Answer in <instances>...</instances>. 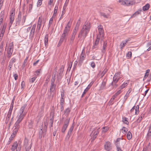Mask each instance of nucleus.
Here are the masks:
<instances>
[{
    "label": "nucleus",
    "mask_w": 151,
    "mask_h": 151,
    "mask_svg": "<svg viewBox=\"0 0 151 151\" xmlns=\"http://www.w3.org/2000/svg\"><path fill=\"white\" fill-rule=\"evenodd\" d=\"M128 119L126 117H124L123 119V122L125 124H128L129 122L127 121Z\"/></svg>",
    "instance_id": "nucleus-40"
},
{
    "label": "nucleus",
    "mask_w": 151,
    "mask_h": 151,
    "mask_svg": "<svg viewBox=\"0 0 151 151\" xmlns=\"http://www.w3.org/2000/svg\"><path fill=\"white\" fill-rule=\"evenodd\" d=\"M6 25L5 24L3 25V27L1 30V33H4L5 31Z\"/></svg>",
    "instance_id": "nucleus-43"
},
{
    "label": "nucleus",
    "mask_w": 151,
    "mask_h": 151,
    "mask_svg": "<svg viewBox=\"0 0 151 151\" xmlns=\"http://www.w3.org/2000/svg\"><path fill=\"white\" fill-rule=\"evenodd\" d=\"M68 35H67L66 34L65 35V34H64L63 33L59 41V43H62L63 42V40L65 39V37Z\"/></svg>",
    "instance_id": "nucleus-25"
},
{
    "label": "nucleus",
    "mask_w": 151,
    "mask_h": 151,
    "mask_svg": "<svg viewBox=\"0 0 151 151\" xmlns=\"http://www.w3.org/2000/svg\"><path fill=\"white\" fill-rule=\"evenodd\" d=\"M108 70L106 68H105L101 74V77H103L105 73L107 72Z\"/></svg>",
    "instance_id": "nucleus-44"
},
{
    "label": "nucleus",
    "mask_w": 151,
    "mask_h": 151,
    "mask_svg": "<svg viewBox=\"0 0 151 151\" xmlns=\"http://www.w3.org/2000/svg\"><path fill=\"white\" fill-rule=\"evenodd\" d=\"M24 147H25L26 151H29L31 148V144L29 145L28 144V140L25 138L24 140Z\"/></svg>",
    "instance_id": "nucleus-9"
},
{
    "label": "nucleus",
    "mask_w": 151,
    "mask_h": 151,
    "mask_svg": "<svg viewBox=\"0 0 151 151\" xmlns=\"http://www.w3.org/2000/svg\"><path fill=\"white\" fill-rule=\"evenodd\" d=\"M127 131H128L127 129L124 127H123L121 129L122 132L124 134L126 133Z\"/></svg>",
    "instance_id": "nucleus-39"
},
{
    "label": "nucleus",
    "mask_w": 151,
    "mask_h": 151,
    "mask_svg": "<svg viewBox=\"0 0 151 151\" xmlns=\"http://www.w3.org/2000/svg\"><path fill=\"white\" fill-rule=\"evenodd\" d=\"M120 74H121V72H118L116 73L115 74L114 77H116V78H117L118 77H119V75Z\"/></svg>",
    "instance_id": "nucleus-50"
},
{
    "label": "nucleus",
    "mask_w": 151,
    "mask_h": 151,
    "mask_svg": "<svg viewBox=\"0 0 151 151\" xmlns=\"http://www.w3.org/2000/svg\"><path fill=\"white\" fill-rule=\"evenodd\" d=\"M100 15L101 16H103L104 18H108L109 16V14H106L105 13L102 12H101L100 13Z\"/></svg>",
    "instance_id": "nucleus-31"
},
{
    "label": "nucleus",
    "mask_w": 151,
    "mask_h": 151,
    "mask_svg": "<svg viewBox=\"0 0 151 151\" xmlns=\"http://www.w3.org/2000/svg\"><path fill=\"white\" fill-rule=\"evenodd\" d=\"M70 111V109L69 108H68L64 111V113L67 115H68Z\"/></svg>",
    "instance_id": "nucleus-34"
},
{
    "label": "nucleus",
    "mask_w": 151,
    "mask_h": 151,
    "mask_svg": "<svg viewBox=\"0 0 151 151\" xmlns=\"http://www.w3.org/2000/svg\"><path fill=\"white\" fill-rule=\"evenodd\" d=\"M141 11V10H139L135 12L131 16V17H135L137 15L139 14Z\"/></svg>",
    "instance_id": "nucleus-36"
},
{
    "label": "nucleus",
    "mask_w": 151,
    "mask_h": 151,
    "mask_svg": "<svg viewBox=\"0 0 151 151\" xmlns=\"http://www.w3.org/2000/svg\"><path fill=\"white\" fill-rule=\"evenodd\" d=\"M80 24V19L79 18L77 22L75 29L73 30L72 35L69 40L70 44L72 45L74 41L75 36L79 29Z\"/></svg>",
    "instance_id": "nucleus-2"
},
{
    "label": "nucleus",
    "mask_w": 151,
    "mask_h": 151,
    "mask_svg": "<svg viewBox=\"0 0 151 151\" xmlns=\"http://www.w3.org/2000/svg\"><path fill=\"white\" fill-rule=\"evenodd\" d=\"M13 50L11 48H9L7 54V57L9 58H11L13 52Z\"/></svg>",
    "instance_id": "nucleus-21"
},
{
    "label": "nucleus",
    "mask_w": 151,
    "mask_h": 151,
    "mask_svg": "<svg viewBox=\"0 0 151 151\" xmlns=\"http://www.w3.org/2000/svg\"><path fill=\"white\" fill-rule=\"evenodd\" d=\"M98 27L99 32V34L98 35H100V36H101V41L102 40L103 41V38H102L104 37V34L103 27L102 26L99 25V26H98Z\"/></svg>",
    "instance_id": "nucleus-10"
},
{
    "label": "nucleus",
    "mask_w": 151,
    "mask_h": 151,
    "mask_svg": "<svg viewBox=\"0 0 151 151\" xmlns=\"http://www.w3.org/2000/svg\"><path fill=\"white\" fill-rule=\"evenodd\" d=\"M43 0H38L37 4V7L41 6L42 4V1Z\"/></svg>",
    "instance_id": "nucleus-49"
},
{
    "label": "nucleus",
    "mask_w": 151,
    "mask_h": 151,
    "mask_svg": "<svg viewBox=\"0 0 151 151\" xmlns=\"http://www.w3.org/2000/svg\"><path fill=\"white\" fill-rule=\"evenodd\" d=\"M113 82H112L111 83V85H114V83H116L118 81L117 78L114 77L113 78Z\"/></svg>",
    "instance_id": "nucleus-37"
},
{
    "label": "nucleus",
    "mask_w": 151,
    "mask_h": 151,
    "mask_svg": "<svg viewBox=\"0 0 151 151\" xmlns=\"http://www.w3.org/2000/svg\"><path fill=\"white\" fill-rule=\"evenodd\" d=\"M33 122L32 121L30 120L28 122V126L29 128H32V127Z\"/></svg>",
    "instance_id": "nucleus-42"
},
{
    "label": "nucleus",
    "mask_w": 151,
    "mask_h": 151,
    "mask_svg": "<svg viewBox=\"0 0 151 151\" xmlns=\"http://www.w3.org/2000/svg\"><path fill=\"white\" fill-rule=\"evenodd\" d=\"M69 120L67 119L65 122L64 124L62 129L61 132L63 133H64L69 123Z\"/></svg>",
    "instance_id": "nucleus-11"
},
{
    "label": "nucleus",
    "mask_w": 151,
    "mask_h": 151,
    "mask_svg": "<svg viewBox=\"0 0 151 151\" xmlns=\"http://www.w3.org/2000/svg\"><path fill=\"white\" fill-rule=\"evenodd\" d=\"M16 61V59L14 58H13L10 60L9 63L13 65L14 63H15Z\"/></svg>",
    "instance_id": "nucleus-38"
},
{
    "label": "nucleus",
    "mask_w": 151,
    "mask_h": 151,
    "mask_svg": "<svg viewBox=\"0 0 151 151\" xmlns=\"http://www.w3.org/2000/svg\"><path fill=\"white\" fill-rule=\"evenodd\" d=\"M42 21V19L40 17H39L37 23V30H38V31L40 29Z\"/></svg>",
    "instance_id": "nucleus-23"
},
{
    "label": "nucleus",
    "mask_w": 151,
    "mask_h": 151,
    "mask_svg": "<svg viewBox=\"0 0 151 151\" xmlns=\"http://www.w3.org/2000/svg\"><path fill=\"white\" fill-rule=\"evenodd\" d=\"M90 28V24H88V22H86L78 34V38H79V40H82L85 39L89 32Z\"/></svg>",
    "instance_id": "nucleus-1"
},
{
    "label": "nucleus",
    "mask_w": 151,
    "mask_h": 151,
    "mask_svg": "<svg viewBox=\"0 0 151 151\" xmlns=\"http://www.w3.org/2000/svg\"><path fill=\"white\" fill-rule=\"evenodd\" d=\"M33 6L32 3L31 4H30L29 5V11H30L32 9Z\"/></svg>",
    "instance_id": "nucleus-51"
},
{
    "label": "nucleus",
    "mask_w": 151,
    "mask_h": 151,
    "mask_svg": "<svg viewBox=\"0 0 151 151\" xmlns=\"http://www.w3.org/2000/svg\"><path fill=\"white\" fill-rule=\"evenodd\" d=\"M139 109V105H137L136 106H135V114H138Z\"/></svg>",
    "instance_id": "nucleus-41"
},
{
    "label": "nucleus",
    "mask_w": 151,
    "mask_h": 151,
    "mask_svg": "<svg viewBox=\"0 0 151 151\" xmlns=\"http://www.w3.org/2000/svg\"><path fill=\"white\" fill-rule=\"evenodd\" d=\"M36 27V25L35 24H33L32 27L31 31L30 32V36H31V37H33L34 36Z\"/></svg>",
    "instance_id": "nucleus-17"
},
{
    "label": "nucleus",
    "mask_w": 151,
    "mask_h": 151,
    "mask_svg": "<svg viewBox=\"0 0 151 151\" xmlns=\"http://www.w3.org/2000/svg\"><path fill=\"white\" fill-rule=\"evenodd\" d=\"M127 138L128 140H130L132 138V133L129 131L127 134Z\"/></svg>",
    "instance_id": "nucleus-35"
},
{
    "label": "nucleus",
    "mask_w": 151,
    "mask_h": 151,
    "mask_svg": "<svg viewBox=\"0 0 151 151\" xmlns=\"http://www.w3.org/2000/svg\"><path fill=\"white\" fill-rule=\"evenodd\" d=\"M58 6H56L54 10V14H56L57 10H58Z\"/></svg>",
    "instance_id": "nucleus-53"
},
{
    "label": "nucleus",
    "mask_w": 151,
    "mask_h": 151,
    "mask_svg": "<svg viewBox=\"0 0 151 151\" xmlns=\"http://www.w3.org/2000/svg\"><path fill=\"white\" fill-rule=\"evenodd\" d=\"M102 132L105 133L109 130V128L107 127H104L102 128Z\"/></svg>",
    "instance_id": "nucleus-46"
},
{
    "label": "nucleus",
    "mask_w": 151,
    "mask_h": 151,
    "mask_svg": "<svg viewBox=\"0 0 151 151\" xmlns=\"http://www.w3.org/2000/svg\"><path fill=\"white\" fill-rule=\"evenodd\" d=\"M17 142L14 143L13 145H12L11 150L12 151H14L15 149H17Z\"/></svg>",
    "instance_id": "nucleus-28"
},
{
    "label": "nucleus",
    "mask_w": 151,
    "mask_h": 151,
    "mask_svg": "<svg viewBox=\"0 0 151 151\" xmlns=\"http://www.w3.org/2000/svg\"><path fill=\"white\" fill-rule=\"evenodd\" d=\"M107 43L106 41H105L103 45V49L104 50H105L106 47Z\"/></svg>",
    "instance_id": "nucleus-52"
},
{
    "label": "nucleus",
    "mask_w": 151,
    "mask_h": 151,
    "mask_svg": "<svg viewBox=\"0 0 151 151\" xmlns=\"http://www.w3.org/2000/svg\"><path fill=\"white\" fill-rule=\"evenodd\" d=\"M86 57V55L83 53V51L81 54L80 59L79 61L78 65L81 66L83 62V60H84Z\"/></svg>",
    "instance_id": "nucleus-13"
},
{
    "label": "nucleus",
    "mask_w": 151,
    "mask_h": 151,
    "mask_svg": "<svg viewBox=\"0 0 151 151\" xmlns=\"http://www.w3.org/2000/svg\"><path fill=\"white\" fill-rule=\"evenodd\" d=\"M99 131L98 129L92 131L90 134V136L92 137L93 140L95 139L96 137L97 134H99Z\"/></svg>",
    "instance_id": "nucleus-12"
},
{
    "label": "nucleus",
    "mask_w": 151,
    "mask_h": 151,
    "mask_svg": "<svg viewBox=\"0 0 151 151\" xmlns=\"http://www.w3.org/2000/svg\"><path fill=\"white\" fill-rule=\"evenodd\" d=\"M13 76L15 80H16L18 79V75L16 73H14L13 74Z\"/></svg>",
    "instance_id": "nucleus-62"
},
{
    "label": "nucleus",
    "mask_w": 151,
    "mask_h": 151,
    "mask_svg": "<svg viewBox=\"0 0 151 151\" xmlns=\"http://www.w3.org/2000/svg\"><path fill=\"white\" fill-rule=\"evenodd\" d=\"M64 67L63 65H62L60 68L59 71V74L57 75V80H59L60 78H61V76L63 72L64 71Z\"/></svg>",
    "instance_id": "nucleus-14"
},
{
    "label": "nucleus",
    "mask_w": 151,
    "mask_h": 151,
    "mask_svg": "<svg viewBox=\"0 0 151 151\" xmlns=\"http://www.w3.org/2000/svg\"><path fill=\"white\" fill-rule=\"evenodd\" d=\"M128 41V40H126L125 41H122V42L120 45V48L121 49H122L123 47L125 46Z\"/></svg>",
    "instance_id": "nucleus-27"
},
{
    "label": "nucleus",
    "mask_w": 151,
    "mask_h": 151,
    "mask_svg": "<svg viewBox=\"0 0 151 151\" xmlns=\"http://www.w3.org/2000/svg\"><path fill=\"white\" fill-rule=\"evenodd\" d=\"M10 116H9V117H8V116H6V120H5V122L6 124H7L9 120V119H10Z\"/></svg>",
    "instance_id": "nucleus-59"
},
{
    "label": "nucleus",
    "mask_w": 151,
    "mask_h": 151,
    "mask_svg": "<svg viewBox=\"0 0 151 151\" xmlns=\"http://www.w3.org/2000/svg\"><path fill=\"white\" fill-rule=\"evenodd\" d=\"M121 89H120L118 91L115 93V95L117 96H118L119 94H120L122 92L121 91Z\"/></svg>",
    "instance_id": "nucleus-60"
},
{
    "label": "nucleus",
    "mask_w": 151,
    "mask_h": 151,
    "mask_svg": "<svg viewBox=\"0 0 151 151\" xmlns=\"http://www.w3.org/2000/svg\"><path fill=\"white\" fill-rule=\"evenodd\" d=\"M15 15V11L13 10L11 12L10 17V22L11 23H13Z\"/></svg>",
    "instance_id": "nucleus-16"
},
{
    "label": "nucleus",
    "mask_w": 151,
    "mask_h": 151,
    "mask_svg": "<svg viewBox=\"0 0 151 151\" xmlns=\"http://www.w3.org/2000/svg\"><path fill=\"white\" fill-rule=\"evenodd\" d=\"M150 5L149 4H147L143 7V10L144 11L147 10L150 7Z\"/></svg>",
    "instance_id": "nucleus-30"
},
{
    "label": "nucleus",
    "mask_w": 151,
    "mask_h": 151,
    "mask_svg": "<svg viewBox=\"0 0 151 151\" xmlns=\"http://www.w3.org/2000/svg\"><path fill=\"white\" fill-rule=\"evenodd\" d=\"M74 127V125L73 124L70 127L69 131L68 132V134L66 137V138H67L68 139L70 137V135L71 134V132H72L73 129Z\"/></svg>",
    "instance_id": "nucleus-18"
},
{
    "label": "nucleus",
    "mask_w": 151,
    "mask_h": 151,
    "mask_svg": "<svg viewBox=\"0 0 151 151\" xmlns=\"http://www.w3.org/2000/svg\"><path fill=\"white\" fill-rule=\"evenodd\" d=\"M28 57H27L26 58V59H25L24 61V63H23V66L24 67L25 66V64L27 63V60H28Z\"/></svg>",
    "instance_id": "nucleus-58"
},
{
    "label": "nucleus",
    "mask_w": 151,
    "mask_h": 151,
    "mask_svg": "<svg viewBox=\"0 0 151 151\" xmlns=\"http://www.w3.org/2000/svg\"><path fill=\"white\" fill-rule=\"evenodd\" d=\"M119 2L122 5L129 6L132 5L134 4L135 2L133 1L127 0H119Z\"/></svg>",
    "instance_id": "nucleus-6"
},
{
    "label": "nucleus",
    "mask_w": 151,
    "mask_h": 151,
    "mask_svg": "<svg viewBox=\"0 0 151 151\" xmlns=\"http://www.w3.org/2000/svg\"><path fill=\"white\" fill-rule=\"evenodd\" d=\"M72 62H70L68 66V70H70L72 66Z\"/></svg>",
    "instance_id": "nucleus-57"
},
{
    "label": "nucleus",
    "mask_w": 151,
    "mask_h": 151,
    "mask_svg": "<svg viewBox=\"0 0 151 151\" xmlns=\"http://www.w3.org/2000/svg\"><path fill=\"white\" fill-rule=\"evenodd\" d=\"M129 82V81H127L126 82L124 83L122 85L120 86L119 88L120 89H122L126 87L128 84Z\"/></svg>",
    "instance_id": "nucleus-24"
},
{
    "label": "nucleus",
    "mask_w": 151,
    "mask_h": 151,
    "mask_svg": "<svg viewBox=\"0 0 151 151\" xmlns=\"http://www.w3.org/2000/svg\"><path fill=\"white\" fill-rule=\"evenodd\" d=\"M25 82H24V81H22V83H21V84L22 88H24L25 86Z\"/></svg>",
    "instance_id": "nucleus-63"
},
{
    "label": "nucleus",
    "mask_w": 151,
    "mask_h": 151,
    "mask_svg": "<svg viewBox=\"0 0 151 151\" xmlns=\"http://www.w3.org/2000/svg\"><path fill=\"white\" fill-rule=\"evenodd\" d=\"M25 115L26 114H18L17 116V120L15 124L16 126L17 125H19V123L22 122L23 118H24Z\"/></svg>",
    "instance_id": "nucleus-7"
},
{
    "label": "nucleus",
    "mask_w": 151,
    "mask_h": 151,
    "mask_svg": "<svg viewBox=\"0 0 151 151\" xmlns=\"http://www.w3.org/2000/svg\"><path fill=\"white\" fill-rule=\"evenodd\" d=\"M55 75H54V76H52L51 79V84H54V82L55 79Z\"/></svg>",
    "instance_id": "nucleus-45"
},
{
    "label": "nucleus",
    "mask_w": 151,
    "mask_h": 151,
    "mask_svg": "<svg viewBox=\"0 0 151 151\" xmlns=\"http://www.w3.org/2000/svg\"><path fill=\"white\" fill-rule=\"evenodd\" d=\"M132 53L130 51L126 55V56L128 58H130L132 57Z\"/></svg>",
    "instance_id": "nucleus-47"
},
{
    "label": "nucleus",
    "mask_w": 151,
    "mask_h": 151,
    "mask_svg": "<svg viewBox=\"0 0 151 151\" xmlns=\"http://www.w3.org/2000/svg\"><path fill=\"white\" fill-rule=\"evenodd\" d=\"M14 117H13L11 119V120L10 121V122L9 124V127H10V126L13 123V120H14Z\"/></svg>",
    "instance_id": "nucleus-61"
},
{
    "label": "nucleus",
    "mask_w": 151,
    "mask_h": 151,
    "mask_svg": "<svg viewBox=\"0 0 151 151\" xmlns=\"http://www.w3.org/2000/svg\"><path fill=\"white\" fill-rule=\"evenodd\" d=\"M37 77L35 76L32 78H30L29 80V82L31 83H32L34 82L37 78Z\"/></svg>",
    "instance_id": "nucleus-33"
},
{
    "label": "nucleus",
    "mask_w": 151,
    "mask_h": 151,
    "mask_svg": "<svg viewBox=\"0 0 151 151\" xmlns=\"http://www.w3.org/2000/svg\"><path fill=\"white\" fill-rule=\"evenodd\" d=\"M27 105L26 104H24L22 106L18 114H26L25 112H24V111Z\"/></svg>",
    "instance_id": "nucleus-20"
},
{
    "label": "nucleus",
    "mask_w": 151,
    "mask_h": 151,
    "mask_svg": "<svg viewBox=\"0 0 151 151\" xmlns=\"http://www.w3.org/2000/svg\"><path fill=\"white\" fill-rule=\"evenodd\" d=\"M48 34H46L44 38V42L45 44V45L47 44L48 41Z\"/></svg>",
    "instance_id": "nucleus-29"
},
{
    "label": "nucleus",
    "mask_w": 151,
    "mask_h": 151,
    "mask_svg": "<svg viewBox=\"0 0 151 151\" xmlns=\"http://www.w3.org/2000/svg\"><path fill=\"white\" fill-rule=\"evenodd\" d=\"M4 11H1L0 13V25L2 22L3 20L4 17Z\"/></svg>",
    "instance_id": "nucleus-19"
},
{
    "label": "nucleus",
    "mask_w": 151,
    "mask_h": 151,
    "mask_svg": "<svg viewBox=\"0 0 151 151\" xmlns=\"http://www.w3.org/2000/svg\"><path fill=\"white\" fill-rule=\"evenodd\" d=\"M99 42H97V41H96L95 42L93 45V46L92 48H96L97 47L98 45Z\"/></svg>",
    "instance_id": "nucleus-48"
},
{
    "label": "nucleus",
    "mask_w": 151,
    "mask_h": 151,
    "mask_svg": "<svg viewBox=\"0 0 151 151\" xmlns=\"http://www.w3.org/2000/svg\"><path fill=\"white\" fill-rule=\"evenodd\" d=\"M104 148L106 150L110 151L111 149V143L110 142H107L104 145Z\"/></svg>",
    "instance_id": "nucleus-15"
},
{
    "label": "nucleus",
    "mask_w": 151,
    "mask_h": 151,
    "mask_svg": "<svg viewBox=\"0 0 151 151\" xmlns=\"http://www.w3.org/2000/svg\"><path fill=\"white\" fill-rule=\"evenodd\" d=\"M72 22V19L71 18H70L63 30V33L68 35V33L70 30V28Z\"/></svg>",
    "instance_id": "nucleus-5"
},
{
    "label": "nucleus",
    "mask_w": 151,
    "mask_h": 151,
    "mask_svg": "<svg viewBox=\"0 0 151 151\" xmlns=\"http://www.w3.org/2000/svg\"><path fill=\"white\" fill-rule=\"evenodd\" d=\"M14 127L15 128L14 129L13 131V134L15 135L17 133L18 130L19 128V125L16 126L15 124H14Z\"/></svg>",
    "instance_id": "nucleus-26"
},
{
    "label": "nucleus",
    "mask_w": 151,
    "mask_h": 151,
    "mask_svg": "<svg viewBox=\"0 0 151 151\" xmlns=\"http://www.w3.org/2000/svg\"><path fill=\"white\" fill-rule=\"evenodd\" d=\"M56 86V85L55 84H50L49 92L50 94L49 95L50 98H52V99L53 97L55 94L54 91L55 89Z\"/></svg>",
    "instance_id": "nucleus-8"
},
{
    "label": "nucleus",
    "mask_w": 151,
    "mask_h": 151,
    "mask_svg": "<svg viewBox=\"0 0 151 151\" xmlns=\"http://www.w3.org/2000/svg\"><path fill=\"white\" fill-rule=\"evenodd\" d=\"M48 120L47 121L46 120V122H44V130L43 131H39V138L41 139L42 136L44 137V135H45V133L47 131V129L48 124Z\"/></svg>",
    "instance_id": "nucleus-4"
},
{
    "label": "nucleus",
    "mask_w": 151,
    "mask_h": 151,
    "mask_svg": "<svg viewBox=\"0 0 151 151\" xmlns=\"http://www.w3.org/2000/svg\"><path fill=\"white\" fill-rule=\"evenodd\" d=\"M53 116H52L49 120V121H50L49 122V124H50V127H53Z\"/></svg>",
    "instance_id": "nucleus-32"
},
{
    "label": "nucleus",
    "mask_w": 151,
    "mask_h": 151,
    "mask_svg": "<svg viewBox=\"0 0 151 151\" xmlns=\"http://www.w3.org/2000/svg\"><path fill=\"white\" fill-rule=\"evenodd\" d=\"M22 14L21 12H19L18 18L16 19V26L18 25H23L26 19V16L23 15L22 18Z\"/></svg>",
    "instance_id": "nucleus-3"
},
{
    "label": "nucleus",
    "mask_w": 151,
    "mask_h": 151,
    "mask_svg": "<svg viewBox=\"0 0 151 151\" xmlns=\"http://www.w3.org/2000/svg\"><path fill=\"white\" fill-rule=\"evenodd\" d=\"M151 134V128H149L147 135L148 136H150Z\"/></svg>",
    "instance_id": "nucleus-64"
},
{
    "label": "nucleus",
    "mask_w": 151,
    "mask_h": 151,
    "mask_svg": "<svg viewBox=\"0 0 151 151\" xmlns=\"http://www.w3.org/2000/svg\"><path fill=\"white\" fill-rule=\"evenodd\" d=\"M100 35H97L96 37V39L95 40L96 41H97V42L99 43V41L100 38Z\"/></svg>",
    "instance_id": "nucleus-54"
},
{
    "label": "nucleus",
    "mask_w": 151,
    "mask_h": 151,
    "mask_svg": "<svg viewBox=\"0 0 151 151\" xmlns=\"http://www.w3.org/2000/svg\"><path fill=\"white\" fill-rule=\"evenodd\" d=\"M106 81H104L100 87V89L101 90H104L106 88Z\"/></svg>",
    "instance_id": "nucleus-22"
},
{
    "label": "nucleus",
    "mask_w": 151,
    "mask_h": 151,
    "mask_svg": "<svg viewBox=\"0 0 151 151\" xmlns=\"http://www.w3.org/2000/svg\"><path fill=\"white\" fill-rule=\"evenodd\" d=\"M21 146L20 145H18L17 147V150L16 151H20L21 149Z\"/></svg>",
    "instance_id": "nucleus-55"
},
{
    "label": "nucleus",
    "mask_w": 151,
    "mask_h": 151,
    "mask_svg": "<svg viewBox=\"0 0 151 151\" xmlns=\"http://www.w3.org/2000/svg\"><path fill=\"white\" fill-rule=\"evenodd\" d=\"M13 65L9 63V65H8V70L9 71H11V70L12 67Z\"/></svg>",
    "instance_id": "nucleus-56"
}]
</instances>
